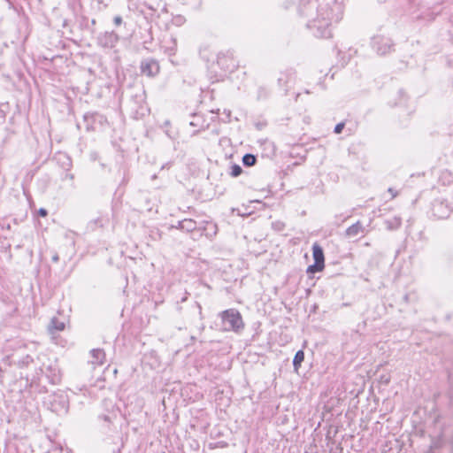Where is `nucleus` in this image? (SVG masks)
I'll use <instances>...</instances> for the list:
<instances>
[{
    "label": "nucleus",
    "mask_w": 453,
    "mask_h": 453,
    "mask_svg": "<svg viewBox=\"0 0 453 453\" xmlns=\"http://www.w3.org/2000/svg\"><path fill=\"white\" fill-rule=\"evenodd\" d=\"M295 72L293 69H287L280 73L277 83L280 88H286L288 84L294 79Z\"/></svg>",
    "instance_id": "2eb2a0df"
},
{
    "label": "nucleus",
    "mask_w": 453,
    "mask_h": 453,
    "mask_svg": "<svg viewBox=\"0 0 453 453\" xmlns=\"http://www.w3.org/2000/svg\"><path fill=\"white\" fill-rule=\"evenodd\" d=\"M186 295H188V293H186ZM188 296H185L184 297L181 298V302H185L187 300Z\"/></svg>",
    "instance_id": "a18cd8bd"
},
{
    "label": "nucleus",
    "mask_w": 453,
    "mask_h": 453,
    "mask_svg": "<svg viewBox=\"0 0 453 453\" xmlns=\"http://www.w3.org/2000/svg\"><path fill=\"white\" fill-rule=\"evenodd\" d=\"M218 233V226L212 221H203L198 227L197 236L204 235L209 239L214 237Z\"/></svg>",
    "instance_id": "f8f14e48"
},
{
    "label": "nucleus",
    "mask_w": 453,
    "mask_h": 453,
    "mask_svg": "<svg viewBox=\"0 0 453 453\" xmlns=\"http://www.w3.org/2000/svg\"><path fill=\"white\" fill-rule=\"evenodd\" d=\"M299 13L309 20L307 27L314 36L331 37V23L342 19L343 5L342 0H300Z\"/></svg>",
    "instance_id": "f257e3e1"
},
{
    "label": "nucleus",
    "mask_w": 453,
    "mask_h": 453,
    "mask_svg": "<svg viewBox=\"0 0 453 453\" xmlns=\"http://www.w3.org/2000/svg\"><path fill=\"white\" fill-rule=\"evenodd\" d=\"M92 361L91 363L94 365H102L104 364L105 358V353L102 349H93L90 351Z\"/></svg>",
    "instance_id": "aec40b11"
},
{
    "label": "nucleus",
    "mask_w": 453,
    "mask_h": 453,
    "mask_svg": "<svg viewBox=\"0 0 453 453\" xmlns=\"http://www.w3.org/2000/svg\"><path fill=\"white\" fill-rule=\"evenodd\" d=\"M67 453H72V449H68Z\"/></svg>",
    "instance_id": "09e8293b"
},
{
    "label": "nucleus",
    "mask_w": 453,
    "mask_h": 453,
    "mask_svg": "<svg viewBox=\"0 0 453 453\" xmlns=\"http://www.w3.org/2000/svg\"><path fill=\"white\" fill-rule=\"evenodd\" d=\"M38 215L41 217H46L48 215V211L44 208H40L38 211Z\"/></svg>",
    "instance_id": "f704fd0d"
},
{
    "label": "nucleus",
    "mask_w": 453,
    "mask_h": 453,
    "mask_svg": "<svg viewBox=\"0 0 453 453\" xmlns=\"http://www.w3.org/2000/svg\"><path fill=\"white\" fill-rule=\"evenodd\" d=\"M41 372L45 375V378L52 385H57L61 381V373L57 365H49L44 368H41Z\"/></svg>",
    "instance_id": "9b49d317"
},
{
    "label": "nucleus",
    "mask_w": 453,
    "mask_h": 453,
    "mask_svg": "<svg viewBox=\"0 0 453 453\" xmlns=\"http://www.w3.org/2000/svg\"><path fill=\"white\" fill-rule=\"evenodd\" d=\"M409 297H410V295H409V294H405V295L403 296V299H404V301H405L406 303H408V302H409Z\"/></svg>",
    "instance_id": "a19ab883"
},
{
    "label": "nucleus",
    "mask_w": 453,
    "mask_h": 453,
    "mask_svg": "<svg viewBox=\"0 0 453 453\" xmlns=\"http://www.w3.org/2000/svg\"><path fill=\"white\" fill-rule=\"evenodd\" d=\"M242 173V168L239 165L234 164L231 166L230 175L232 177H234V178L238 177L239 175H241Z\"/></svg>",
    "instance_id": "cd10ccee"
},
{
    "label": "nucleus",
    "mask_w": 453,
    "mask_h": 453,
    "mask_svg": "<svg viewBox=\"0 0 453 453\" xmlns=\"http://www.w3.org/2000/svg\"><path fill=\"white\" fill-rule=\"evenodd\" d=\"M432 216L437 219H445L452 212L451 204L444 198H435L431 203Z\"/></svg>",
    "instance_id": "20e7f679"
},
{
    "label": "nucleus",
    "mask_w": 453,
    "mask_h": 453,
    "mask_svg": "<svg viewBox=\"0 0 453 453\" xmlns=\"http://www.w3.org/2000/svg\"><path fill=\"white\" fill-rule=\"evenodd\" d=\"M325 268V265H320L318 263H313L310 265L306 270L307 274L311 275L315 273L321 272Z\"/></svg>",
    "instance_id": "a878e982"
},
{
    "label": "nucleus",
    "mask_w": 453,
    "mask_h": 453,
    "mask_svg": "<svg viewBox=\"0 0 453 453\" xmlns=\"http://www.w3.org/2000/svg\"><path fill=\"white\" fill-rule=\"evenodd\" d=\"M49 405L50 410L58 415H65L69 410L68 395L62 391L54 393L50 396Z\"/></svg>",
    "instance_id": "7ed1b4c3"
},
{
    "label": "nucleus",
    "mask_w": 453,
    "mask_h": 453,
    "mask_svg": "<svg viewBox=\"0 0 453 453\" xmlns=\"http://www.w3.org/2000/svg\"><path fill=\"white\" fill-rule=\"evenodd\" d=\"M273 226L277 231H282L285 227V224L280 221H277L273 223Z\"/></svg>",
    "instance_id": "2f4dec72"
},
{
    "label": "nucleus",
    "mask_w": 453,
    "mask_h": 453,
    "mask_svg": "<svg viewBox=\"0 0 453 453\" xmlns=\"http://www.w3.org/2000/svg\"><path fill=\"white\" fill-rule=\"evenodd\" d=\"M180 224H181V223H180V220H179V221L177 222V225H172V226H170V229L176 228V229H180Z\"/></svg>",
    "instance_id": "4c0bfd02"
},
{
    "label": "nucleus",
    "mask_w": 453,
    "mask_h": 453,
    "mask_svg": "<svg viewBox=\"0 0 453 453\" xmlns=\"http://www.w3.org/2000/svg\"><path fill=\"white\" fill-rule=\"evenodd\" d=\"M196 307H197V308H198V310H199V313H201V312H202V307H201V305H200L199 303H196Z\"/></svg>",
    "instance_id": "c03bdc74"
},
{
    "label": "nucleus",
    "mask_w": 453,
    "mask_h": 453,
    "mask_svg": "<svg viewBox=\"0 0 453 453\" xmlns=\"http://www.w3.org/2000/svg\"><path fill=\"white\" fill-rule=\"evenodd\" d=\"M191 117L192 120L189 122V125L193 127L198 128L197 130L194 131L192 135H196L199 133L200 130H204L208 127V124L205 123L206 121L203 116L197 113H193Z\"/></svg>",
    "instance_id": "4468645a"
},
{
    "label": "nucleus",
    "mask_w": 453,
    "mask_h": 453,
    "mask_svg": "<svg viewBox=\"0 0 453 453\" xmlns=\"http://www.w3.org/2000/svg\"><path fill=\"white\" fill-rule=\"evenodd\" d=\"M365 227L360 221H357L355 224L349 226L345 231V236L348 238H354L359 234L363 233Z\"/></svg>",
    "instance_id": "f3484780"
},
{
    "label": "nucleus",
    "mask_w": 453,
    "mask_h": 453,
    "mask_svg": "<svg viewBox=\"0 0 453 453\" xmlns=\"http://www.w3.org/2000/svg\"><path fill=\"white\" fill-rule=\"evenodd\" d=\"M99 418H102L104 421H105L107 423H111V418L108 415L99 416Z\"/></svg>",
    "instance_id": "c9c22d12"
},
{
    "label": "nucleus",
    "mask_w": 453,
    "mask_h": 453,
    "mask_svg": "<svg viewBox=\"0 0 453 453\" xmlns=\"http://www.w3.org/2000/svg\"><path fill=\"white\" fill-rule=\"evenodd\" d=\"M8 358L11 360V364L17 365L19 368H23L33 363L34 359L30 355H26L22 358L16 359L15 355H12L11 357H8Z\"/></svg>",
    "instance_id": "6ab92c4d"
},
{
    "label": "nucleus",
    "mask_w": 453,
    "mask_h": 453,
    "mask_svg": "<svg viewBox=\"0 0 453 453\" xmlns=\"http://www.w3.org/2000/svg\"><path fill=\"white\" fill-rule=\"evenodd\" d=\"M303 360H304V352H303V350L300 349L296 353L294 359H293V366H294V370L296 372H298Z\"/></svg>",
    "instance_id": "5701e85b"
},
{
    "label": "nucleus",
    "mask_w": 453,
    "mask_h": 453,
    "mask_svg": "<svg viewBox=\"0 0 453 453\" xmlns=\"http://www.w3.org/2000/svg\"><path fill=\"white\" fill-rule=\"evenodd\" d=\"M104 121H105V118L98 112H87L83 115V123L87 132L95 131L96 124L102 125Z\"/></svg>",
    "instance_id": "9d476101"
},
{
    "label": "nucleus",
    "mask_w": 453,
    "mask_h": 453,
    "mask_svg": "<svg viewBox=\"0 0 453 453\" xmlns=\"http://www.w3.org/2000/svg\"><path fill=\"white\" fill-rule=\"evenodd\" d=\"M451 155H452V157H453V150H452V153H451Z\"/></svg>",
    "instance_id": "8fccbe9b"
},
{
    "label": "nucleus",
    "mask_w": 453,
    "mask_h": 453,
    "mask_svg": "<svg viewBox=\"0 0 453 453\" xmlns=\"http://www.w3.org/2000/svg\"><path fill=\"white\" fill-rule=\"evenodd\" d=\"M397 95L399 97V101L394 102V103L390 102L389 104H391V106H402V105L405 104V103L407 101V96H406L405 92L403 89H399L397 92Z\"/></svg>",
    "instance_id": "393cba45"
},
{
    "label": "nucleus",
    "mask_w": 453,
    "mask_h": 453,
    "mask_svg": "<svg viewBox=\"0 0 453 453\" xmlns=\"http://www.w3.org/2000/svg\"><path fill=\"white\" fill-rule=\"evenodd\" d=\"M381 380L385 383V384H388L389 383V378H384V376L381 377Z\"/></svg>",
    "instance_id": "58836bf2"
},
{
    "label": "nucleus",
    "mask_w": 453,
    "mask_h": 453,
    "mask_svg": "<svg viewBox=\"0 0 453 453\" xmlns=\"http://www.w3.org/2000/svg\"><path fill=\"white\" fill-rule=\"evenodd\" d=\"M8 111H9L8 104H0V124L4 122Z\"/></svg>",
    "instance_id": "bb28decb"
},
{
    "label": "nucleus",
    "mask_w": 453,
    "mask_h": 453,
    "mask_svg": "<svg viewBox=\"0 0 453 453\" xmlns=\"http://www.w3.org/2000/svg\"><path fill=\"white\" fill-rule=\"evenodd\" d=\"M51 260L54 263H58L59 261V256L57 252H54V254L52 255Z\"/></svg>",
    "instance_id": "e433bc0d"
},
{
    "label": "nucleus",
    "mask_w": 453,
    "mask_h": 453,
    "mask_svg": "<svg viewBox=\"0 0 453 453\" xmlns=\"http://www.w3.org/2000/svg\"><path fill=\"white\" fill-rule=\"evenodd\" d=\"M225 331L239 332L244 327L241 313L235 309H228L220 313Z\"/></svg>",
    "instance_id": "f03ea898"
},
{
    "label": "nucleus",
    "mask_w": 453,
    "mask_h": 453,
    "mask_svg": "<svg viewBox=\"0 0 453 453\" xmlns=\"http://www.w3.org/2000/svg\"><path fill=\"white\" fill-rule=\"evenodd\" d=\"M59 160L63 159V165L69 168L72 165L71 158L65 153H59Z\"/></svg>",
    "instance_id": "c756f323"
},
{
    "label": "nucleus",
    "mask_w": 453,
    "mask_h": 453,
    "mask_svg": "<svg viewBox=\"0 0 453 453\" xmlns=\"http://www.w3.org/2000/svg\"><path fill=\"white\" fill-rule=\"evenodd\" d=\"M256 163H257V157L253 154L246 153L242 157V164L246 167L253 166L256 165Z\"/></svg>",
    "instance_id": "b1692460"
},
{
    "label": "nucleus",
    "mask_w": 453,
    "mask_h": 453,
    "mask_svg": "<svg viewBox=\"0 0 453 453\" xmlns=\"http://www.w3.org/2000/svg\"><path fill=\"white\" fill-rule=\"evenodd\" d=\"M388 192L393 193V188H389Z\"/></svg>",
    "instance_id": "de8ad7c7"
},
{
    "label": "nucleus",
    "mask_w": 453,
    "mask_h": 453,
    "mask_svg": "<svg viewBox=\"0 0 453 453\" xmlns=\"http://www.w3.org/2000/svg\"><path fill=\"white\" fill-rule=\"evenodd\" d=\"M164 52L169 57L174 56L177 50V40L173 35L168 40L165 41L163 45Z\"/></svg>",
    "instance_id": "dca6fc26"
},
{
    "label": "nucleus",
    "mask_w": 453,
    "mask_h": 453,
    "mask_svg": "<svg viewBox=\"0 0 453 453\" xmlns=\"http://www.w3.org/2000/svg\"><path fill=\"white\" fill-rule=\"evenodd\" d=\"M140 72L142 75L155 78L160 73L159 62L153 58H143L140 63Z\"/></svg>",
    "instance_id": "423d86ee"
},
{
    "label": "nucleus",
    "mask_w": 453,
    "mask_h": 453,
    "mask_svg": "<svg viewBox=\"0 0 453 453\" xmlns=\"http://www.w3.org/2000/svg\"><path fill=\"white\" fill-rule=\"evenodd\" d=\"M180 230L182 232L190 233L193 234V239H196L198 234L199 225L192 219H184L180 220Z\"/></svg>",
    "instance_id": "ddd939ff"
},
{
    "label": "nucleus",
    "mask_w": 453,
    "mask_h": 453,
    "mask_svg": "<svg viewBox=\"0 0 453 453\" xmlns=\"http://www.w3.org/2000/svg\"><path fill=\"white\" fill-rule=\"evenodd\" d=\"M82 19H83V20H82V22H81V26H82V27H84L85 28L88 29L91 33H94V32H95L94 28H92V27H90L88 26V19H87V18H83Z\"/></svg>",
    "instance_id": "473e14b6"
},
{
    "label": "nucleus",
    "mask_w": 453,
    "mask_h": 453,
    "mask_svg": "<svg viewBox=\"0 0 453 453\" xmlns=\"http://www.w3.org/2000/svg\"><path fill=\"white\" fill-rule=\"evenodd\" d=\"M269 96V90L265 87H260L257 90V99H265Z\"/></svg>",
    "instance_id": "c85d7f7f"
},
{
    "label": "nucleus",
    "mask_w": 453,
    "mask_h": 453,
    "mask_svg": "<svg viewBox=\"0 0 453 453\" xmlns=\"http://www.w3.org/2000/svg\"><path fill=\"white\" fill-rule=\"evenodd\" d=\"M312 257L314 259V263L325 265V256L323 249L319 244L316 242L312 245Z\"/></svg>",
    "instance_id": "a211bd4d"
},
{
    "label": "nucleus",
    "mask_w": 453,
    "mask_h": 453,
    "mask_svg": "<svg viewBox=\"0 0 453 453\" xmlns=\"http://www.w3.org/2000/svg\"><path fill=\"white\" fill-rule=\"evenodd\" d=\"M395 227H398L401 225V221L399 219H395Z\"/></svg>",
    "instance_id": "37998d69"
},
{
    "label": "nucleus",
    "mask_w": 453,
    "mask_h": 453,
    "mask_svg": "<svg viewBox=\"0 0 453 453\" xmlns=\"http://www.w3.org/2000/svg\"><path fill=\"white\" fill-rule=\"evenodd\" d=\"M107 222H108L107 219H104L103 217H98L97 219H93L88 222V228L90 229L91 231H95L99 227L104 226V225L107 224Z\"/></svg>",
    "instance_id": "4be33fe9"
},
{
    "label": "nucleus",
    "mask_w": 453,
    "mask_h": 453,
    "mask_svg": "<svg viewBox=\"0 0 453 453\" xmlns=\"http://www.w3.org/2000/svg\"><path fill=\"white\" fill-rule=\"evenodd\" d=\"M344 127H345V123H344V122H340V123H338V124L334 127V132L335 134H341V133H342V131L343 130Z\"/></svg>",
    "instance_id": "7c9ffc66"
},
{
    "label": "nucleus",
    "mask_w": 453,
    "mask_h": 453,
    "mask_svg": "<svg viewBox=\"0 0 453 453\" xmlns=\"http://www.w3.org/2000/svg\"><path fill=\"white\" fill-rule=\"evenodd\" d=\"M96 19H93L91 20V25H92V26H95V25H96Z\"/></svg>",
    "instance_id": "49530a36"
},
{
    "label": "nucleus",
    "mask_w": 453,
    "mask_h": 453,
    "mask_svg": "<svg viewBox=\"0 0 453 453\" xmlns=\"http://www.w3.org/2000/svg\"><path fill=\"white\" fill-rule=\"evenodd\" d=\"M113 23L116 26H119L122 23V18L120 16H115L113 19Z\"/></svg>",
    "instance_id": "72a5a7b5"
},
{
    "label": "nucleus",
    "mask_w": 453,
    "mask_h": 453,
    "mask_svg": "<svg viewBox=\"0 0 453 453\" xmlns=\"http://www.w3.org/2000/svg\"><path fill=\"white\" fill-rule=\"evenodd\" d=\"M372 49L380 56H385L394 50V43L390 38L376 35L372 39Z\"/></svg>",
    "instance_id": "39448f33"
},
{
    "label": "nucleus",
    "mask_w": 453,
    "mask_h": 453,
    "mask_svg": "<svg viewBox=\"0 0 453 453\" xmlns=\"http://www.w3.org/2000/svg\"><path fill=\"white\" fill-rule=\"evenodd\" d=\"M256 126H257V129L261 130V129L265 127V124H263V123H257Z\"/></svg>",
    "instance_id": "ea45409f"
},
{
    "label": "nucleus",
    "mask_w": 453,
    "mask_h": 453,
    "mask_svg": "<svg viewBox=\"0 0 453 453\" xmlns=\"http://www.w3.org/2000/svg\"><path fill=\"white\" fill-rule=\"evenodd\" d=\"M65 178H69L70 180H73L74 178V176L72 173H66Z\"/></svg>",
    "instance_id": "79ce46f5"
},
{
    "label": "nucleus",
    "mask_w": 453,
    "mask_h": 453,
    "mask_svg": "<svg viewBox=\"0 0 453 453\" xmlns=\"http://www.w3.org/2000/svg\"><path fill=\"white\" fill-rule=\"evenodd\" d=\"M129 103L132 104V110L136 114L144 115V111H147L144 90L138 89L133 93L130 96Z\"/></svg>",
    "instance_id": "6e6552de"
},
{
    "label": "nucleus",
    "mask_w": 453,
    "mask_h": 453,
    "mask_svg": "<svg viewBox=\"0 0 453 453\" xmlns=\"http://www.w3.org/2000/svg\"><path fill=\"white\" fill-rule=\"evenodd\" d=\"M65 325L63 321H60L58 318L53 317L48 326L49 332L53 334L55 332L63 331Z\"/></svg>",
    "instance_id": "412c9836"
},
{
    "label": "nucleus",
    "mask_w": 453,
    "mask_h": 453,
    "mask_svg": "<svg viewBox=\"0 0 453 453\" xmlns=\"http://www.w3.org/2000/svg\"><path fill=\"white\" fill-rule=\"evenodd\" d=\"M217 65L223 71L231 73L237 68L238 62L235 60L233 52L228 50L218 54Z\"/></svg>",
    "instance_id": "0eeeda50"
},
{
    "label": "nucleus",
    "mask_w": 453,
    "mask_h": 453,
    "mask_svg": "<svg viewBox=\"0 0 453 453\" xmlns=\"http://www.w3.org/2000/svg\"><path fill=\"white\" fill-rule=\"evenodd\" d=\"M119 36L114 31H105L100 33L96 38L98 46L104 49H112L116 46Z\"/></svg>",
    "instance_id": "1a4fd4ad"
}]
</instances>
